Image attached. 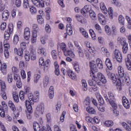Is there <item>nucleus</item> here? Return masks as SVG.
<instances>
[{
	"instance_id": "1",
	"label": "nucleus",
	"mask_w": 131,
	"mask_h": 131,
	"mask_svg": "<svg viewBox=\"0 0 131 131\" xmlns=\"http://www.w3.org/2000/svg\"><path fill=\"white\" fill-rule=\"evenodd\" d=\"M90 76L94 80H96V81H101L102 83H106L107 82V80L104 76V75L101 73H97L96 72L92 71L90 72Z\"/></svg>"
},
{
	"instance_id": "2",
	"label": "nucleus",
	"mask_w": 131,
	"mask_h": 131,
	"mask_svg": "<svg viewBox=\"0 0 131 131\" xmlns=\"http://www.w3.org/2000/svg\"><path fill=\"white\" fill-rule=\"evenodd\" d=\"M108 96L107 95L104 96V99L106 102H108L110 105L114 109H117V104L115 103V97H114V94L112 92H109L108 93Z\"/></svg>"
},
{
	"instance_id": "3",
	"label": "nucleus",
	"mask_w": 131,
	"mask_h": 131,
	"mask_svg": "<svg viewBox=\"0 0 131 131\" xmlns=\"http://www.w3.org/2000/svg\"><path fill=\"white\" fill-rule=\"evenodd\" d=\"M100 7L101 11L104 14H107V13H108L110 18L113 19L114 14L113 13V9L112 8V7H110L108 11L107 10V8H106V6H105V4L104 3V2L100 3Z\"/></svg>"
},
{
	"instance_id": "4",
	"label": "nucleus",
	"mask_w": 131,
	"mask_h": 131,
	"mask_svg": "<svg viewBox=\"0 0 131 131\" xmlns=\"http://www.w3.org/2000/svg\"><path fill=\"white\" fill-rule=\"evenodd\" d=\"M106 75L108 79L112 80L114 83H116V85H119L120 84V80L117 79L115 74L111 73L110 71H106Z\"/></svg>"
},
{
	"instance_id": "5",
	"label": "nucleus",
	"mask_w": 131,
	"mask_h": 131,
	"mask_svg": "<svg viewBox=\"0 0 131 131\" xmlns=\"http://www.w3.org/2000/svg\"><path fill=\"white\" fill-rule=\"evenodd\" d=\"M2 104L3 107L0 105V116L1 117H5L6 116V113H8L9 108L8 107L7 103L5 101H2Z\"/></svg>"
},
{
	"instance_id": "6",
	"label": "nucleus",
	"mask_w": 131,
	"mask_h": 131,
	"mask_svg": "<svg viewBox=\"0 0 131 131\" xmlns=\"http://www.w3.org/2000/svg\"><path fill=\"white\" fill-rule=\"evenodd\" d=\"M0 85L1 86V96L3 98V100H7V94H6V90H7V87L6 86V83L5 81L0 80Z\"/></svg>"
},
{
	"instance_id": "7",
	"label": "nucleus",
	"mask_w": 131,
	"mask_h": 131,
	"mask_svg": "<svg viewBox=\"0 0 131 131\" xmlns=\"http://www.w3.org/2000/svg\"><path fill=\"white\" fill-rule=\"evenodd\" d=\"M8 29L9 30H6L4 34V37L6 40H8V39H10L11 33H12V32H13V30H14V25L13 24H9Z\"/></svg>"
},
{
	"instance_id": "8",
	"label": "nucleus",
	"mask_w": 131,
	"mask_h": 131,
	"mask_svg": "<svg viewBox=\"0 0 131 131\" xmlns=\"http://www.w3.org/2000/svg\"><path fill=\"white\" fill-rule=\"evenodd\" d=\"M113 58L116 59L119 63H121V62H122V56L119 50L117 49L115 50V55L114 56Z\"/></svg>"
},
{
	"instance_id": "9",
	"label": "nucleus",
	"mask_w": 131,
	"mask_h": 131,
	"mask_svg": "<svg viewBox=\"0 0 131 131\" xmlns=\"http://www.w3.org/2000/svg\"><path fill=\"white\" fill-rule=\"evenodd\" d=\"M89 85L92 86V89L93 90V91H95L98 90L97 86V83L98 85H100V83L99 82L97 83V80H95L93 79L92 80L90 79L89 80Z\"/></svg>"
},
{
	"instance_id": "10",
	"label": "nucleus",
	"mask_w": 131,
	"mask_h": 131,
	"mask_svg": "<svg viewBox=\"0 0 131 131\" xmlns=\"http://www.w3.org/2000/svg\"><path fill=\"white\" fill-rule=\"evenodd\" d=\"M91 6L90 5H85L83 9L81 10L82 15L84 17H88V13L90 12Z\"/></svg>"
},
{
	"instance_id": "11",
	"label": "nucleus",
	"mask_w": 131,
	"mask_h": 131,
	"mask_svg": "<svg viewBox=\"0 0 131 131\" xmlns=\"http://www.w3.org/2000/svg\"><path fill=\"white\" fill-rule=\"evenodd\" d=\"M44 112H45V107L43 106V104L41 103L39 104L36 108V113H38V114L42 115V114H43Z\"/></svg>"
},
{
	"instance_id": "12",
	"label": "nucleus",
	"mask_w": 131,
	"mask_h": 131,
	"mask_svg": "<svg viewBox=\"0 0 131 131\" xmlns=\"http://www.w3.org/2000/svg\"><path fill=\"white\" fill-rule=\"evenodd\" d=\"M40 31L39 29L35 30L33 33V35L32 36L31 38V41L32 43H35L36 42V40H37V33H39Z\"/></svg>"
},
{
	"instance_id": "13",
	"label": "nucleus",
	"mask_w": 131,
	"mask_h": 131,
	"mask_svg": "<svg viewBox=\"0 0 131 131\" xmlns=\"http://www.w3.org/2000/svg\"><path fill=\"white\" fill-rule=\"evenodd\" d=\"M90 66L91 69V71L90 72H97L98 70V67H97V64H96V62L94 60H92L90 62Z\"/></svg>"
},
{
	"instance_id": "14",
	"label": "nucleus",
	"mask_w": 131,
	"mask_h": 131,
	"mask_svg": "<svg viewBox=\"0 0 131 131\" xmlns=\"http://www.w3.org/2000/svg\"><path fill=\"white\" fill-rule=\"evenodd\" d=\"M126 68L129 71H131V54L128 55L127 58L125 60Z\"/></svg>"
},
{
	"instance_id": "15",
	"label": "nucleus",
	"mask_w": 131,
	"mask_h": 131,
	"mask_svg": "<svg viewBox=\"0 0 131 131\" xmlns=\"http://www.w3.org/2000/svg\"><path fill=\"white\" fill-rule=\"evenodd\" d=\"M31 101H29L28 100H26L25 102V105L26 107L27 108V110L28 111V112H29L30 114L32 113L33 111L32 110V106H31V104H32Z\"/></svg>"
},
{
	"instance_id": "16",
	"label": "nucleus",
	"mask_w": 131,
	"mask_h": 131,
	"mask_svg": "<svg viewBox=\"0 0 131 131\" xmlns=\"http://www.w3.org/2000/svg\"><path fill=\"white\" fill-rule=\"evenodd\" d=\"M1 71L4 75L7 74V64L5 63L2 64V60H0V71Z\"/></svg>"
},
{
	"instance_id": "17",
	"label": "nucleus",
	"mask_w": 131,
	"mask_h": 131,
	"mask_svg": "<svg viewBox=\"0 0 131 131\" xmlns=\"http://www.w3.org/2000/svg\"><path fill=\"white\" fill-rule=\"evenodd\" d=\"M122 103L125 108L126 109H129V107H130V104H129V102H128V100L126 99L125 96L122 97Z\"/></svg>"
},
{
	"instance_id": "18",
	"label": "nucleus",
	"mask_w": 131,
	"mask_h": 131,
	"mask_svg": "<svg viewBox=\"0 0 131 131\" xmlns=\"http://www.w3.org/2000/svg\"><path fill=\"white\" fill-rule=\"evenodd\" d=\"M10 17V12L8 10H5L2 13V19L4 21H7Z\"/></svg>"
},
{
	"instance_id": "19",
	"label": "nucleus",
	"mask_w": 131,
	"mask_h": 131,
	"mask_svg": "<svg viewBox=\"0 0 131 131\" xmlns=\"http://www.w3.org/2000/svg\"><path fill=\"white\" fill-rule=\"evenodd\" d=\"M98 20L100 23L104 25L106 23V17L102 13H99L98 15Z\"/></svg>"
},
{
	"instance_id": "20",
	"label": "nucleus",
	"mask_w": 131,
	"mask_h": 131,
	"mask_svg": "<svg viewBox=\"0 0 131 131\" xmlns=\"http://www.w3.org/2000/svg\"><path fill=\"white\" fill-rule=\"evenodd\" d=\"M50 64H51V61L49 59H47L45 61V64L42 66L45 72H48V71L50 69Z\"/></svg>"
},
{
	"instance_id": "21",
	"label": "nucleus",
	"mask_w": 131,
	"mask_h": 131,
	"mask_svg": "<svg viewBox=\"0 0 131 131\" xmlns=\"http://www.w3.org/2000/svg\"><path fill=\"white\" fill-rule=\"evenodd\" d=\"M118 75L120 77H123L124 76V69L120 66L118 67Z\"/></svg>"
},
{
	"instance_id": "22",
	"label": "nucleus",
	"mask_w": 131,
	"mask_h": 131,
	"mask_svg": "<svg viewBox=\"0 0 131 131\" xmlns=\"http://www.w3.org/2000/svg\"><path fill=\"white\" fill-rule=\"evenodd\" d=\"M24 36L25 39H26L27 40H28V39H29V38L30 37V31L29 30V28H26L25 29Z\"/></svg>"
},
{
	"instance_id": "23",
	"label": "nucleus",
	"mask_w": 131,
	"mask_h": 131,
	"mask_svg": "<svg viewBox=\"0 0 131 131\" xmlns=\"http://www.w3.org/2000/svg\"><path fill=\"white\" fill-rule=\"evenodd\" d=\"M97 67L99 68V69H103L104 66H103V62L102 60L100 58H97L96 60Z\"/></svg>"
},
{
	"instance_id": "24",
	"label": "nucleus",
	"mask_w": 131,
	"mask_h": 131,
	"mask_svg": "<svg viewBox=\"0 0 131 131\" xmlns=\"http://www.w3.org/2000/svg\"><path fill=\"white\" fill-rule=\"evenodd\" d=\"M66 30H67V33L69 35H72V33H73V31L72 27H71V25L70 24L67 25Z\"/></svg>"
},
{
	"instance_id": "25",
	"label": "nucleus",
	"mask_w": 131,
	"mask_h": 131,
	"mask_svg": "<svg viewBox=\"0 0 131 131\" xmlns=\"http://www.w3.org/2000/svg\"><path fill=\"white\" fill-rule=\"evenodd\" d=\"M68 75L72 79H76V75H75L72 71L68 70L67 71Z\"/></svg>"
},
{
	"instance_id": "26",
	"label": "nucleus",
	"mask_w": 131,
	"mask_h": 131,
	"mask_svg": "<svg viewBox=\"0 0 131 131\" xmlns=\"http://www.w3.org/2000/svg\"><path fill=\"white\" fill-rule=\"evenodd\" d=\"M54 66H55V74L56 75L58 76L60 75V69L59 68V64H58V62L56 61L54 62Z\"/></svg>"
},
{
	"instance_id": "27",
	"label": "nucleus",
	"mask_w": 131,
	"mask_h": 131,
	"mask_svg": "<svg viewBox=\"0 0 131 131\" xmlns=\"http://www.w3.org/2000/svg\"><path fill=\"white\" fill-rule=\"evenodd\" d=\"M37 53L39 55H41L42 56H46L47 55L46 49L43 48H39L37 50Z\"/></svg>"
},
{
	"instance_id": "28",
	"label": "nucleus",
	"mask_w": 131,
	"mask_h": 131,
	"mask_svg": "<svg viewBox=\"0 0 131 131\" xmlns=\"http://www.w3.org/2000/svg\"><path fill=\"white\" fill-rule=\"evenodd\" d=\"M33 128L34 131H41L40 126H39V124L37 122H34L33 123Z\"/></svg>"
},
{
	"instance_id": "29",
	"label": "nucleus",
	"mask_w": 131,
	"mask_h": 131,
	"mask_svg": "<svg viewBox=\"0 0 131 131\" xmlns=\"http://www.w3.org/2000/svg\"><path fill=\"white\" fill-rule=\"evenodd\" d=\"M96 97L97 100H98L99 103H100L99 105H104L105 102L104 101V99L102 96L100 94H98L97 95H96Z\"/></svg>"
},
{
	"instance_id": "30",
	"label": "nucleus",
	"mask_w": 131,
	"mask_h": 131,
	"mask_svg": "<svg viewBox=\"0 0 131 131\" xmlns=\"http://www.w3.org/2000/svg\"><path fill=\"white\" fill-rule=\"evenodd\" d=\"M74 68L77 73H79L80 72V68H79V64H78V62L75 61L73 63Z\"/></svg>"
},
{
	"instance_id": "31",
	"label": "nucleus",
	"mask_w": 131,
	"mask_h": 131,
	"mask_svg": "<svg viewBox=\"0 0 131 131\" xmlns=\"http://www.w3.org/2000/svg\"><path fill=\"white\" fill-rule=\"evenodd\" d=\"M86 110L90 114H96V111L95 109L91 106H87Z\"/></svg>"
},
{
	"instance_id": "32",
	"label": "nucleus",
	"mask_w": 131,
	"mask_h": 131,
	"mask_svg": "<svg viewBox=\"0 0 131 131\" xmlns=\"http://www.w3.org/2000/svg\"><path fill=\"white\" fill-rule=\"evenodd\" d=\"M122 47V52L123 54H126L127 53V51H128V44L127 43H124Z\"/></svg>"
},
{
	"instance_id": "33",
	"label": "nucleus",
	"mask_w": 131,
	"mask_h": 131,
	"mask_svg": "<svg viewBox=\"0 0 131 131\" xmlns=\"http://www.w3.org/2000/svg\"><path fill=\"white\" fill-rule=\"evenodd\" d=\"M64 55L65 56H69V57H71V58H74L75 56L73 52L70 50H67V51L64 53Z\"/></svg>"
},
{
	"instance_id": "34",
	"label": "nucleus",
	"mask_w": 131,
	"mask_h": 131,
	"mask_svg": "<svg viewBox=\"0 0 131 131\" xmlns=\"http://www.w3.org/2000/svg\"><path fill=\"white\" fill-rule=\"evenodd\" d=\"M36 7L37 8H45V2L42 0L38 1L37 4H36Z\"/></svg>"
},
{
	"instance_id": "35",
	"label": "nucleus",
	"mask_w": 131,
	"mask_h": 131,
	"mask_svg": "<svg viewBox=\"0 0 131 131\" xmlns=\"http://www.w3.org/2000/svg\"><path fill=\"white\" fill-rule=\"evenodd\" d=\"M105 30L106 32V34L108 35L109 36H112V31H111V29H110V27L108 26H105Z\"/></svg>"
},
{
	"instance_id": "36",
	"label": "nucleus",
	"mask_w": 131,
	"mask_h": 131,
	"mask_svg": "<svg viewBox=\"0 0 131 131\" xmlns=\"http://www.w3.org/2000/svg\"><path fill=\"white\" fill-rule=\"evenodd\" d=\"M12 96L13 100L15 102V103H19V96H18V93L16 92H13Z\"/></svg>"
},
{
	"instance_id": "37",
	"label": "nucleus",
	"mask_w": 131,
	"mask_h": 131,
	"mask_svg": "<svg viewBox=\"0 0 131 131\" xmlns=\"http://www.w3.org/2000/svg\"><path fill=\"white\" fill-rule=\"evenodd\" d=\"M48 84H49V77L48 76H46L43 80V85L44 88H47V86H48Z\"/></svg>"
},
{
	"instance_id": "38",
	"label": "nucleus",
	"mask_w": 131,
	"mask_h": 131,
	"mask_svg": "<svg viewBox=\"0 0 131 131\" xmlns=\"http://www.w3.org/2000/svg\"><path fill=\"white\" fill-rule=\"evenodd\" d=\"M117 42L118 43H120L122 46L124 45V43H126L125 40H124V38L119 36L117 38Z\"/></svg>"
},
{
	"instance_id": "39",
	"label": "nucleus",
	"mask_w": 131,
	"mask_h": 131,
	"mask_svg": "<svg viewBox=\"0 0 131 131\" xmlns=\"http://www.w3.org/2000/svg\"><path fill=\"white\" fill-rule=\"evenodd\" d=\"M90 103H91V99L90 97L86 98L85 100L84 101V106L86 108V107H90Z\"/></svg>"
},
{
	"instance_id": "40",
	"label": "nucleus",
	"mask_w": 131,
	"mask_h": 131,
	"mask_svg": "<svg viewBox=\"0 0 131 131\" xmlns=\"http://www.w3.org/2000/svg\"><path fill=\"white\" fill-rule=\"evenodd\" d=\"M123 127H124V128L127 131H131V128L129 126H128V125H127V124H126V123H125V122H123L121 123Z\"/></svg>"
},
{
	"instance_id": "41",
	"label": "nucleus",
	"mask_w": 131,
	"mask_h": 131,
	"mask_svg": "<svg viewBox=\"0 0 131 131\" xmlns=\"http://www.w3.org/2000/svg\"><path fill=\"white\" fill-rule=\"evenodd\" d=\"M8 106L10 107V109L12 111H16V106H15V104H14V103L12 101H9L8 103Z\"/></svg>"
},
{
	"instance_id": "42",
	"label": "nucleus",
	"mask_w": 131,
	"mask_h": 131,
	"mask_svg": "<svg viewBox=\"0 0 131 131\" xmlns=\"http://www.w3.org/2000/svg\"><path fill=\"white\" fill-rule=\"evenodd\" d=\"M89 14H90L91 18H92V19L93 20H94V19H96V18H97L96 13H95L94 11H93V10H90V11L89 12Z\"/></svg>"
},
{
	"instance_id": "43",
	"label": "nucleus",
	"mask_w": 131,
	"mask_h": 131,
	"mask_svg": "<svg viewBox=\"0 0 131 131\" xmlns=\"http://www.w3.org/2000/svg\"><path fill=\"white\" fill-rule=\"evenodd\" d=\"M112 36H115L117 35V29L115 26H113L112 27Z\"/></svg>"
},
{
	"instance_id": "44",
	"label": "nucleus",
	"mask_w": 131,
	"mask_h": 131,
	"mask_svg": "<svg viewBox=\"0 0 131 131\" xmlns=\"http://www.w3.org/2000/svg\"><path fill=\"white\" fill-rule=\"evenodd\" d=\"M89 31L92 39L93 40L97 39V36H96V34H95V32H94V30L90 29Z\"/></svg>"
},
{
	"instance_id": "45",
	"label": "nucleus",
	"mask_w": 131,
	"mask_h": 131,
	"mask_svg": "<svg viewBox=\"0 0 131 131\" xmlns=\"http://www.w3.org/2000/svg\"><path fill=\"white\" fill-rule=\"evenodd\" d=\"M60 49L63 52L64 54L68 51L67 47L66 46V44H65V43H61L60 45Z\"/></svg>"
},
{
	"instance_id": "46",
	"label": "nucleus",
	"mask_w": 131,
	"mask_h": 131,
	"mask_svg": "<svg viewBox=\"0 0 131 131\" xmlns=\"http://www.w3.org/2000/svg\"><path fill=\"white\" fill-rule=\"evenodd\" d=\"M39 79H40V75L35 74L34 77V82L35 83H37Z\"/></svg>"
},
{
	"instance_id": "47",
	"label": "nucleus",
	"mask_w": 131,
	"mask_h": 131,
	"mask_svg": "<svg viewBox=\"0 0 131 131\" xmlns=\"http://www.w3.org/2000/svg\"><path fill=\"white\" fill-rule=\"evenodd\" d=\"M37 20L39 24H43V18L41 15H38L37 16Z\"/></svg>"
},
{
	"instance_id": "48",
	"label": "nucleus",
	"mask_w": 131,
	"mask_h": 131,
	"mask_svg": "<svg viewBox=\"0 0 131 131\" xmlns=\"http://www.w3.org/2000/svg\"><path fill=\"white\" fill-rule=\"evenodd\" d=\"M77 52L79 57H81V58H83V57H84V53H83V51L81 48L78 49Z\"/></svg>"
},
{
	"instance_id": "49",
	"label": "nucleus",
	"mask_w": 131,
	"mask_h": 131,
	"mask_svg": "<svg viewBox=\"0 0 131 131\" xmlns=\"http://www.w3.org/2000/svg\"><path fill=\"white\" fill-rule=\"evenodd\" d=\"M23 7L24 9H28V8H30L29 7V1L28 0H24V4Z\"/></svg>"
},
{
	"instance_id": "50",
	"label": "nucleus",
	"mask_w": 131,
	"mask_h": 131,
	"mask_svg": "<svg viewBox=\"0 0 131 131\" xmlns=\"http://www.w3.org/2000/svg\"><path fill=\"white\" fill-rule=\"evenodd\" d=\"M51 55H52V58H53V59H54V60H57V51L52 50L51 51Z\"/></svg>"
},
{
	"instance_id": "51",
	"label": "nucleus",
	"mask_w": 131,
	"mask_h": 131,
	"mask_svg": "<svg viewBox=\"0 0 131 131\" xmlns=\"http://www.w3.org/2000/svg\"><path fill=\"white\" fill-rule=\"evenodd\" d=\"M82 85L83 86V91H87L88 90V84H86V81L85 80L83 79L82 80Z\"/></svg>"
},
{
	"instance_id": "52",
	"label": "nucleus",
	"mask_w": 131,
	"mask_h": 131,
	"mask_svg": "<svg viewBox=\"0 0 131 131\" xmlns=\"http://www.w3.org/2000/svg\"><path fill=\"white\" fill-rule=\"evenodd\" d=\"M13 42L14 45H17L19 42V36L17 35H15L14 36Z\"/></svg>"
},
{
	"instance_id": "53",
	"label": "nucleus",
	"mask_w": 131,
	"mask_h": 131,
	"mask_svg": "<svg viewBox=\"0 0 131 131\" xmlns=\"http://www.w3.org/2000/svg\"><path fill=\"white\" fill-rule=\"evenodd\" d=\"M30 11L31 14H36V12H37L36 8L34 6H30Z\"/></svg>"
},
{
	"instance_id": "54",
	"label": "nucleus",
	"mask_w": 131,
	"mask_h": 131,
	"mask_svg": "<svg viewBox=\"0 0 131 131\" xmlns=\"http://www.w3.org/2000/svg\"><path fill=\"white\" fill-rule=\"evenodd\" d=\"M19 98L21 101H24L25 98V93L23 91H20L19 94Z\"/></svg>"
},
{
	"instance_id": "55",
	"label": "nucleus",
	"mask_w": 131,
	"mask_h": 131,
	"mask_svg": "<svg viewBox=\"0 0 131 131\" xmlns=\"http://www.w3.org/2000/svg\"><path fill=\"white\" fill-rule=\"evenodd\" d=\"M25 51L23 49H21L19 48L17 51V55L19 56V58L22 59V57H23V51Z\"/></svg>"
},
{
	"instance_id": "56",
	"label": "nucleus",
	"mask_w": 131,
	"mask_h": 131,
	"mask_svg": "<svg viewBox=\"0 0 131 131\" xmlns=\"http://www.w3.org/2000/svg\"><path fill=\"white\" fill-rule=\"evenodd\" d=\"M104 124L105 125H106V126H108V127L112 126V125H113V121H110V120L106 121L104 122Z\"/></svg>"
},
{
	"instance_id": "57",
	"label": "nucleus",
	"mask_w": 131,
	"mask_h": 131,
	"mask_svg": "<svg viewBox=\"0 0 131 131\" xmlns=\"http://www.w3.org/2000/svg\"><path fill=\"white\" fill-rule=\"evenodd\" d=\"M119 22L120 24H122V25L124 24V17H123V16L120 15L119 16Z\"/></svg>"
},
{
	"instance_id": "58",
	"label": "nucleus",
	"mask_w": 131,
	"mask_h": 131,
	"mask_svg": "<svg viewBox=\"0 0 131 131\" xmlns=\"http://www.w3.org/2000/svg\"><path fill=\"white\" fill-rule=\"evenodd\" d=\"M7 79H8V82H9V83L13 82V75H12V74H9L8 75Z\"/></svg>"
},
{
	"instance_id": "59",
	"label": "nucleus",
	"mask_w": 131,
	"mask_h": 131,
	"mask_svg": "<svg viewBox=\"0 0 131 131\" xmlns=\"http://www.w3.org/2000/svg\"><path fill=\"white\" fill-rule=\"evenodd\" d=\"M98 41L100 45H104L105 43V40L102 36H100L98 38Z\"/></svg>"
},
{
	"instance_id": "60",
	"label": "nucleus",
	"mask_w": 131,
	"mask_h": 131,
	"mask_svg": "<svg viewBox=\"0 0 131 131\" xmlns=\"http://www.w3.org/2000/svg\"><path fill=\"white\" fill-rule=\"evenodd\" d=\"M25 58L26 61H29L30 60V55H29V52L26 51L25 55Z\"/></svg>"
},
{
	"instance_id": "61",
	"label": "nucleus",
	"mask_w": 131,
	"mask_h": 131,
	"mask_svg": "<svg viewBox=\"0 0 131 131\" xmlns=\"http://www.w3.org/2000/svg\"><path fill=\"white\" fill-rule=\"evenodd\" d=\"M14 79L17 82L18 81H21V78L20 77V76L18 74H15L14 75Z\"/></svg>"
},
{
	"instance_id": "62",
	"label": "nucleus",
	"mask_w": 131,
	"mask_h": 131,
	"mask_svg": "<svg viewBox=\"0 0 131 131\" xmlns=\"http://www.w3.org/2000/svg\"><path fill=\"white\" fill-rule=\"evenodd\" d=\"M27 47H26V43L24 42H22L20 43V49L21 50H24V51H26V49H27Z\"/></svg>"
},
{
	"instance_id": "63",
	"label": "nucleus",
	"mask_w": 131,
	"mask_h": 131,
	"mask_svg": "<svg viewBox=\"0 0 131 131\" xmlns=\"http://www.w3.org/2000/svg\"><path fill=\"white\" fill-rule=\"evenodd\" d=\"M61 105H62L61 102H58L57 104L55 105V109L57 112H59V110H60V108H61Z\"/></svg>"
},
{
	"instance_id": "64",
	"label": "nucleus",
	"mask_w": 131,
	"mask_h": 131,
	"mask_svg": "<svg viewBox=\"0 0 131 131\" xmlns=\"http://www.w3.org/2000/svg\"><path fill=\"white\" fill-rule=\"evenodd\" d=\"M41 131H52V129L50 126H48L47 129L46 128V127H42L41 128Z\"/></svg>"
}]
</instances>
